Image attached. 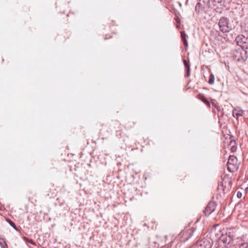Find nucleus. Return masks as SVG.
Wrapping results in <instances>:
<instances>
[{
    "label": "nucleus",
    "mask_w": 248,
    "mask_h": 248,
    "mask_svg": "<svg viewBox=\"0 0 248 248\" xmlns=\"http://www.w3.org/2000/svg\"><path fill=\"white\" fill-rule=\"evenodd\" d=\"M194 232L193 229H188L186 231H183L180 233L181 241H186L188 240Z\"/></svg>",
    "instance_id": "nucleus-8"
},
{
    "label": "nucleus",
    "mask_w": 248,
    "mask_h": 248,
    "mask_svg": "<svg viewBox=\"0 0 248 248\" xmlns=\"http://www.w3.org/2000/svg\"><path fill=\"white\" fill-rule=\"evenodd\" d=\"M212 241L210 238H203L189 248H211Z\"/></svg>",
    "instance_id": "nucleus-2"
},
{
    "label": "nucleus",
    "mask_w": 248,
    "mask_h": 248,
    "mask_svg": "<svg viewBox=\"0 0 248 248\" xmlns=\"http://www.w3.org/2000/svg\"><path fill=\"white\" fill-rule=\"evenodd\" d=\"M0 245L1 248H8V246L7 245L4 239L2 238H0Z\"/></svg>",
    "instance_id": "nucleus-17"
},
{
    "label": "nucleus",
    "mask_w": 248,
    "mask_h": 248,
    "mask_svg": "<svg viewBox=\"0 0 248 248\" xmlns=\"http://www.w3.org/2000/svg\"><path fill=\"white\" fill-rule=\"evenodd\" d=\"M217 204L215 202H210L207 205L204 210V214L206 216H209L211 213H213L217 207Z\"/></svg>",
    "instance_id": "nucleus-7"
},
{
    "label": "nucleus",
    "mask_w": 248,
    "mask_h": 248,
    "mask_svg": "<svg viewBox=\"0 0 248 248\" xmlns=\"http://www.w3.org/2000/svg\"><path fill=\"white\" fill-rule=\"evenodd\" d=\"M215 77L213 74H211L209 76L208 83L209 84H213L214 83Z\"/></svg>",
    "instance_id": "nucleus-18"
},
{
    "label": "nucleus",
    "mask_w": 248,
    "mask_h": 248,
    "mask_svg": "<svg viewBox=\"0 0 248 248\" xmlns=\"http://www.w3.org/2000/svg\"><path fill=\"white\" fill-rule=\"evenodd\" d=\"M218 24L220 31L223 33L229 32L231 30V27L229 26V19L227 17H221Z\"/></svg>",
    "instance_id": "nucleus-5"
},
{
    "label": "nucleus",
    "mask_w": 248,
    "mask_h": 248,
    "mask_svg": "<svg viewBox=\"0 0 248 248\" xmlns=\"http://www.w3.org/2000/svg\"><path fill=\"white\" fill-rule=\"evenodd\" d=\"M242 194L240 192H238L237 193V197L238 198H241L242 197Z\"/></svg>",
    "instance_id": "nucleus-22"
},
{
    "label": "nucleus",
    "mask_w": 248,
    "mask_h": 248,
    "mask_svg": "<svg viewBox=\"0 0 248 248\" xmlns=\"http://www.w3.org/2000/svg\"><path fill=\"white\" fill-rule=\"evenodd\" d=\"M238 44L241 46V49L248 48V38L244 35L238 36L236 38Z\"/></svg>",
    "instance_id": "nucleus-6"
},
{
    "label": "nucleus",
    "mask_w": 248,
    "mask_h": 248,
    "mask_svg": "<svg viewBox=\"0 0 248 248\" xmlns=\"http://www.w3.org/2000/svg\"><path fill=\"white\" fill-rule=\"evenodd\" d=\"M204 8L201 2H199L197 3L195 7V10L197 12H200L201 10H202Z\"/></svg>",
    "instance_id": "nucleus-15"
},
{
    "label": "nucleus",
    "mask_w": 248,
    "mask_h": 248,
    "mask_svg": "<svg viewBox=\"0 0 248 248\" xmlns=\"http://www.w3.org/2000/svg\"><path fill=\"white\" fill-rule=\"evenodd\" d=\"M244 114V111L239 108H236L232 111V115L234 117L238 118L239 116H242Z\"/></svg>",
    "instance_id": "nucleus-9"
},
{
    "label": "nucleus",
    "mask_w": 248,
    "mask_h": 248,
    "mask_svg": "<svg viewBox=\"0 0 248 248\" xmlns=\"http://www.w3.org/2000/svg\"><path fill=\"white\" fill-rule=\"evenodd\" d=\"M233 58L240 62H245L247 58V51L243 49L235 50L233 52Z\"/></svg>",
    "instance_id": "nucleus-3"
},
{
    "label": "nucleus",
    "mask_w": 248,
    "mask_h": 248,
    "mask_svg": "<svg viewBox=\"0 0 248 248\" xmlns=\"http://www.w3.org/2000/svg\"><path fill=\"white\" fill-rule=\"evenodd\" d=\"M228 170L230 172H234L236 171L238 168L239 164L237 159L234 155H230L227 162Z\"/></svg>",
    "instance_id": "nucleus-4"
},
{
    "label": "nucleus",
    "mask_w": 248,
    "mask_h": 248,
    "mask_svg": "<svg viewBox=\"0 0 248 248\" xmlns=\"http://www.w3.org/2000/svg\"><path fill=\"white\" fill-rule=\"evenodd\" d=\"M183 62H184V65L186 68V76L187 77L189 76V74H190V65H189L188 62L185 59H183Z\"/></svg>",
    "instance_id": "nucleus-13"
},
{
    "label": "nucleus",
    "mask_w": 248,
    "mask_h": 248,
    "mask_svg": "<svg viewBox=\"0 0 248 248\" xmlns=\"http://www.w3.org/2000/svg\"><path fill=\"white\" fill-rule=\"evenodd\" d=\"M6 220L7 222L9 224V225L11 227H12L15 230H16L17 231H18L17 228L16 227V225L14 222L11 221L10 219L6 218Z\"/></svg>",
    "instance_id": "nucleus-16"
},
{
    "label": "nucleus",
    "mask_w": 248,
    "mask_h": 248,
    "mask_svg": "<svg viewBox=\"0 0 248 248\" xmlns=\"http://www.w3.org/2000/svg\"><path fill=\"white\" fill-rule=\"evenodd\" d=\"M219 248H229L233 244V237L231 232L222 234L217 240Z\"/></svg>",
    "instance_id": "nucleus-1"
},
{
    "label": "nucleus",
    "mask_w": 248,
    "mask_h": 248,
    "mask_svg": "<svg viewBox=\"0 0 248 248\" xmlns=\"http://www.w3.org/2000/svg\"><path fill=\"white\" fill-rule=\"evenodd\" d=\"M183 62H184V65L186 68V76L187 77L189 76V74H190V65H189L188 62L185 59H183Z\"/></svg>",
    "instance_id": "nucleus-12"
},
{
    "label": "nucleus",
    "mask_w": 248,
    "mask_h": 248,
    "mask_svg": "<svg viewBox=\"0 0 248 248\" xmlns=\"http://www.w3.org/2000/svg\"><path fill=\"white\" fill-rule=\"evenodd\" d=\"M198 98L205 104L208 107H210V104L209 102L205 98L203 94H198Z\"/></svg>",
    "instance_id": "nucleus-10"
},
{
    "label": "nucleus",
    "mask_w": 248,
    "mask_h": 248,
    "mask_svg": "<svg viewBox=\"0 0 248 248\" xmlns=\"http://www.w3.org/2000/svg\"><path fill=\"white\" fill-rule=\"evenodd\" d=\"M186 37L187 35L185 32V31H182L181 32V37L182 39V41H183L184 45L186 46H188V43L186 40Z\"/></svg>",
    "instance_id": "nucleus-11"
},
{
    "label": "nucleus",
    "mask_w": 248,
    "mask_h": 248,
    "mask_svg": "<svg viewBox=\"0 0 248 248\" xmlns=\"http://www.w3.org/2000/svg\"><path fill=\"white\" fill-rule=\"evenodd\" d=\"M24 240L26 242V243H30L32 245H35V243L31 239H30L29 238H28L27 237H24Z\"/></svg>",
    "instance_id": "nucleus-19"
},
{
    "label": "nucleus",
    "mask_w": 248,
    "mask_h": 248,
    "mask_svg": "<svg viewBox=\"0 0 248 248\" xmlns=\"http://www.w3.org/2000/svg\"><path fill=\"white\" fill-rule=\"evenodd\" d=\"M239 248H248V242H244L240 244Z\"/></svg>",
    "instance_id": "nucleus-20"
},
{
    "label": "nucleus",
    "mask_w": 248,
    "mask_h": 248,
    "mask_svg": "<svg viewBox=\"0 0 248 248\" xmlns=\"http://www.w3.org/2000/svg\"><path fill=\"white\" fill-rule=\"evenodd\" d=\"M212 106H213L214 107H215V108H217V109L218 111L220 110V107H219L215 103H214V102H212Z\"/></svg>",
    "instance_id": "nucleus-21"
},
{
    "label": "nucleus",
    "mask_w": 248,
    "mask_h": 248,
    "mask_svg": "<svg viewBox=\"0 0 248 248\" xmlns=\"http://www.w3.org/2000/svg\"><path fill=\"white\" fill-rule=\"evenodd\" d=\"M230 140V144H229V146H230L231 147V150L232 152H234V151H235L236 149V147L235 146L236 145V143H235V141L234 140Z\"/></svg>",
    "instance_id": "nucleus-14"
}]
</instances>
